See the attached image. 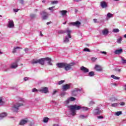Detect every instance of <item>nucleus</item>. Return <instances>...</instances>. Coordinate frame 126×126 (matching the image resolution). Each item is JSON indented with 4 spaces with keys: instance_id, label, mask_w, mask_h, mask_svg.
I'll return each instance as SVG.
<instances>
[{
    "instance_id": "nucleus-1",
    "label": "nucleus",
    "mask_w": 126,
    "mask_h": 126,
    "mask_svg": "<svg viewBox=\"0 0 126 126\" xmlns=\"http://www.w3.org/2000/svg\"><path fill=\"white\" fill-rule=\"evenodd\" d=\"M45 61H46V58H41L37 60H33L31 61V63H32V64H35V63H40V64H41V65H44L45 64Z\"/></svg>"
},
{
    "instance_id": "nucleus-2",
    "label": "nucleus",
    "mask_w": 126,
    "mask_h": 126,
    "mask_svg": "<svg viewBox=\"0 0 126 126\" xmlns=\"http://www.w3.org/2000/svg\"><path fill=\"white\" fill-rule=\"evenodd\" d=\"M75 64V63H74V62L71 63L69 64L65 63L64 68L65 70L67 71L68 70L71 69V66H73V65H74Z\"/></svg>"
},
{
    "instance_id": "nucleus-3",
    "label": "nucleus",
    "mask_w": 126,
    "mask_h": 126,
    "mask_svg": "<svg viewBox=\"0 0 126 126\" xmlns=\"http://www.w3.org/2000/svg\"><path fill=\"white\" fill-rule=\"evenodd\" d=\"M21 106H23V103H16L12 107L13 111L14 112H17L19 109V107H21Z\"/></svg>"
},
{
    "instance_id": "nucleus-4",
    "label": "nucleus",
    "mask_w": 126,
    "mask_h": 126,
    "mask_svg": "<svg viewBox=\"0 0 126 126\" xmlns=\"http://www.w3.org/2000/svg\"><path fill=\"white\" fill-rule=\"evenodd\" d=\"M69 108H70V110H74L75 111H78L79 110H81V106L74 105H70Z\"/></svg>"
},
{
    "instance_id": "nucleus-5",
    "label": "nucleus",
    "mask_w": 126,
    "mask_h": 126,
    "mask_svg": "<svg viewBox=\"0 0 126 126\" xmlns=\"http://www.w3.org/2000/svg\"><path fill=\"white\" fill-rule=\"evenodd\" d=\"M28 122H29L28 118H25V119L21 120L20 121L19 125V126H24V125H26Z\"/></svg>"
},
{
    "instance_id": "nucleus-6",
    "label": "nucleus",
    "mask_w": 126,
    "mask_h": 126,
    "mask_svg": "<svg viewBox=\"0 0 126 126\" xmlns=\"http://www.w3.org/2000/svg\"><path fill=\"white\" fill-rule=\"evenodd\" d=\"M38 91L44 94L49 93V89L47 87L41 88V89L39 90Z\"/></svg>"
},
{
    "instance_id": "nucleus-7",
    "label": "nucleus",
    "mask_w": 126,
    "mask_h": 126,
    "mask_svg": "<svg viewBox=\"0 0 126 126\" xmlns=\"http://www.w3.org/2000/svg\"><path fill=\"white\" fill-rule=\"evenodd\" d=\"M69 24H71V25H73V26H76V27H79L81 25V23H80V22H79V21H77L75 22L70 23Z\"/></svg>"
},
{
    "instance_id": "nucleus-8",
    "label": "nucleus",
    "mask_w": 126,
    "mask_h": 126,
    "mask_svg": "<svg viewBox=\"0 0 126 126\" xmlns=\"http://www.w3.org/2000/svg\"><path fill=\"white\" fill-rule=\"evenodd\" d=\"M78 91L80 92L81 91V90L79 89H75L74 90H73L72 92V96H76L77 95V93H78Z\"/></svg>"
},
{
    "instance_id": "nucleus-9",
    "label": "nucleus",
    "mask_w": 126,
    "mask_h": 126,
    "mask_svg": "<svg viewBox=\"0 0 126 126\" xmlns=\"http://www.w3.org/2000/svg\"><path fill=\"white\" fill-rule=\"evenodd\" d=\"M63 91H66L68 89H70V86L68 84H65L63 86L62 88Z\"/></svg>"
},
{
    "instance_id": "nucleus-10",
    "label": "nucleus",
    "mask_w": 126,
    "mask_h": 126,
    "mask_svg": "<svg viewBox=\"0 0 126 126\" xmlns=\"http://www.w3.org/2000/svg\"><path fill=\"white\" fill-rule=\"evenodd\" d=\"M57 65L58 66V67H59V68H64V66L65 65V63H58L57 64Z\"/></svg>"
},
{
    "instance_id": "nucleus-11",
    "label": "nucleus",
    "mask_w": 126,
    "mask_h": 126,
    "mask_svg": "<svg viewBox=\"0 0 126 126\" xmlns=\"http://www.w3.org/2000/svg\"><path fill=\"white\" fill-rule=\"evenodd\" d=\"M80 69L81 70H82V71H83V72H85V73L89 72V69L84 67V66H82V67H81Z\"/></svg>"
},
{
    "instance_id": "nucleus-12",
    "label": "nucleus",
    "mask_w": 126,
    "mask_h": 126,
    "mask_svg": "<svg viewBox=\"0 0 126 126\" xmlns=\"http://www.w3.org/2000/svg\"><path fill=\"white\" fill-rule=\"evenodd\" d=\"M45 61H47V64L48 65H53V63H52V59L49 57H46L45 58Z\"/></svg>"
},
{
    "instance_id": "nucleus-13",
    "label": "nucleus",
    "mask_w": 126,
    "mask_h": 126,
    "mask_svg": "<svg viewBox=\"0 0 126 126\" xmlns=\"http://www.w3.org/2000/svg\"><path fill=\"white\" fill-rule=\"evenodd\" d=\"M8 27L9 28H13V27H14V24L12 20H10L8 22Z\"/></svg>"
},
{
    "instance_id": "nucleus-14",
    "label": "nucleus",
    "mask_w": 126,
    "mask_h": 126,
    "mask_svg": "<svg viewBox=\"0 0 126 126\" xmlns=\"http://www.w3.org/2000/svg\"><path fill=\"white\" fill-rule=\"evenodd\" d=\"M102 113V111L99 109V108H97L94 111V115H100Z\"/></svg>"
},
{
    "instance_id": "nucleus-15",
    "label": "nucleus",
    "mask_w": 126,
    "mask_h": 126,
    "mask_svg": "<svg viewBox=\"0 0 126 126\" xmlns=\"http://www.w3.org/2000/svg\"><path fill=\"white\" fill-rule=\"evenodd\" d=\"M18 66V65L17 64V62H16L11 64L10 68H16V67H17Z\"/></svg>"
},
{
    "instance_id": "nucleus-16",
    "label": "nucleus",
    "mask_w": 126,
    "mask_h": 126,
    "mask_svg": "<svg viewBox=\"0 0 126 126\" xmlns=\"http://www.w3.org/2000/svg\"><path fill=\"white\" fill-rule=\"evenodd\" d=\"M100 6L102 8H105L108 6V4L105 1H102L100 3Z\"/></svg>"
},
{
    "instance_id": "nucleus-17",
    "label": "nucleus",
    "mask_w": 126,
    "mask_h": 126,
    "mask_svg": "<svg viewBox=\"0 0 126 126\" xmlns=\"http://www.w3.org/2000/svg\"><path fill=\"white\" fill-rule=\"evenodd\" d=\"M123 52H124V51L122 49H117L115 51L114 54H115V55H120Z\"/></svg>"
},
{
    "instance_id": "nucleus-18",
    "label": "nucleus",
    "mask_w": 126,
    "mask_h": 126,
    "mask_svg": "<svg viewBox=\"0 0 126 126\" xmlns=\"http://www.w3.org/2000/svg\"><path fill=\"white\" fill-rule=\"evenodd\" d=\"M102 34L105 36L108 35V34H109V30H108L107 29H105L102 31Z\"/></svg>"
},
{
    "instance_id": "nucleus-19",
    "label": "nucleus",
    "mask_w": 126,
    "mask_h": 126,
    "mask_svg": "<svg viewBox=\"0 0 126 126\" xmlns=\"http://www.w3.org/2000/svg\"><path fill=\"white\" fill-rule=\"evenodd\" d=\"M43 13L44 16H43L42 18H43V19H44V20H45L47 19V18H48V16L49 14H48L47 13V12H45V11H43Z\"/></svg>"
},
{
    "instance_id": "nucleus-20",
    "label": "nucleus",
    "mask_w": 126,
    "mask_h": 126,
    "mask_svg": "<svg viewBox=\"0 0 126 126\" xmlns=\"http://www.w3.org/2000/svg\"><path fill=\"white\" fill-rule=\"evenodd\" d=\"M95 69H96V71H100V70H102V68H101V66L99 65H95Z\"/></svg>"
},
{
    "instance_id": "nucleus-21",
    "label": "nucleus",
    "mask_w": 126,
    "mask_h": 126,
    "mask_svg": "<svg viewBox=\"0 0 126 126\" xmlns=\"http://www.w3.org/2000/svg\"><path fill=\"white\" fill-rule=\"evenodd\" d=\"M18 49H21V50H22V48L21 47H14L12 51L13 54H15V53H16V50H18Z\"/></svg>"
},
{
    "instance_id": "nucleus-22",
    "label": "nucleus",
    "mask_w": 126,
    "mask_h": 126,
    "mask_svg": "<svg viewBox=\"0 0 126 126\" xmlns=\"http://www.w3.org/2000/svg\"><path fill=\"white\" fill-rule=\"evenodd\" d=\"M6 116H7V113H2L0 114V118H1V119H2L3 118H5V117H6Z\"/></svg>"
},
{
    "instance_id": "nucleus-23",
    "label": "nucleus",
    "mask_w": 126,
    "mask_h": 126,
    "mask_svg": "<svg viewBox=\"0 0 126 126\" xmlns=\"http://www.w3.org/2000/svg\"><path fill=\"white\" fill-rule=\"evenodd\" d=\"M60 13L62 14V15H63V16H64V15H66V13H67V11L62 10L60 11Z\"/></svg>"
},
{
    "instance_id": "nucleus-24",
    "label": "nucleus",
    "mask_w": 126,
    "mask_h": 126,
    "mask_svg": "<svg viewBox=\"0 0 126 126\" xmlns=\"http://www.w3.org/2000/svg\"><path fill=\"white\" fill-rule=\"evenodd\" d=\"M89 109V108H88V107H81V112H85L86 111H88Z\"/></svg>"
},
{
    "instance_id": "nucleus-25",
    "label": "nucleus",
    "mask_w": 126,
    "mask_h": 126,
    "mask_svg": "<svg viewBox=\"0 0 126 126\" xmlns=\"http://www.w3.org/2000/svg\"><path fill=\"white\" fill-rule=\"evenodd\" d=\"M66 32L67 33V36L68 38H71V35H70V33H71V31L68 30L66 31Z\"/></svg>"
},
{
    "instance_id": "nucleus-26",
    "label": "nucleus",
    "mask_w": 126,
    "mask_h": 126,
    "mask_svg": "<svg viewBox=\"0 0 126 126\" xmlns=\"http://www.w3.org/2000/svg\"><path fill=\"white\" fill-rule=\"evenodd\" d=\"M111 77H112V78H113V79H115L116 80H118L120 79L119 77H117V76H115V75H111Z\"/></svg>"
},
{
    "instance_id": "nucleus-27",
    "label": "nucleus",
    "mask_w": 126,
    "mask_h": 126,
    "mask_svg": "<svg viewBox=\"0 0 126 126\" xmlns=\"http://www.w3.org/2000/svg\"><path fill=\"white\" fill-rule=\"evenodd\" d=\"M107 17H108L109 18H111L112 17H114V14L111 13H108L107 14Z\"/></svg>"
},
{
    "instance_id": "nucleus-28",
    "label": "nucleus",
    "mask_w": 126,
    "mask_h": 126,
    "mask_svg": "<svg viewBox=\"0 0 126 126\" xmlns=\"http://www.w3.org/2000/svg\"><path fill=\"white\" fill-rule=\"evenodd\" d=\"M121 62L123 64H125V63H126V60L123 57L121 58Z\"/></svg>"
},
{
    "instance_id": "nucleus-29",
    "label": "nucleus",
    "mask_w": 126,
    "mask_h": 126,
    "mask_svg": "<svg viewBox=\"0 0 126 126\" xmlns=\"http://www.w3.org/2000/svg\"><path fill=\"white\" fill-rule=\"evenodd\" d=\"M49 122V118L45 117L43 118L44 123H48Z\"/></svg>"
},
{
    "instance_id": "nucleus-30",
    "label": "nucleus",
    "mask_w": 126,
    "mask_h": 126,
    "mask_svg": "<svg viewBox=\"0 0 126 126\" xmlns=\"http://www.w3.org/2000/svg\"><path fill=\"white\" fill-rule=\"evenodd\" d=\"M64 43H68V42H69V39H68L67 36L65 37V38L64 39Z\"/></svg>"
},
{
    "instance_id": "nucleus-31",
    "label": "nucleus",
    "mask_w": 126,
    "mask_h": 126,
    "mask_svg": "<svg viewBox=\"0 0 126 126\" xmlns=\"http://www.w3.org/2000/svg\"><path fill=\"white\" fill-rule=\"evenodd\" d=\"M94 71H91L89 73V76H94Z\"/></svg>"
},
{
    "instance_id": "nucleus-32",
    "label": "nucleus",
    "mask_w": 126,
    "mask_h": 126,
    "mask_svg": "<svg viewBox=\"0 0 126 126\" xmlns=\"http://www.w3.org/2000/svg\"><path fill=\"white\" fill-rule=\"evenodd\" d=\"M122 111H118L116 113H115L116 116H120V115H122Z\"/></svg>"
},
{
    "instance_id": "nucleus-33",
    "label": "nucleus",
    "mask_w": 126,
    "mask_h": 126,
    "mask_svg": "<svg viewBox=\"0 0 126 126\" xmlns=\"http://www.w3.org/2000/svg\"><path fill=\"white\" fill-rule=\"evenodd\" d=\"M122 37H120L118 39H117V43L119 44H121V42H122Z\"/></svg>"
},
{
    "instance_id": "nucleus-34",
    "label": "nucleus",
    "mask_w": 126,
    "mask_h": 126,
    "mask_svg": "<svg viewBox=\"0 0 126 126\" xmlns=\"http://www.w3.org/2000/svg\"><path fill=\"white\" fill-rule=\"evenodd\" d=\"M64 33H65L64 31L61 30L58 31V34H64Z\"/></svg>"
},
{
    "instance_id": "nucleus-35",
    "label": "nucleus",
    "mask_w": 126,
    "mask_h": 126,
    "mask_svg": "<svg viewBox=\"0 0 126 126\" xmlns=\"http://www.w3.org/2000/svg\"><path fill=\"white\" fill-rule=\"evenodd\" d=\"M53 8H55V6H52L51 7L48 8L49 10H51V12H54V9Z\"/></svg>"
},
{
    "instance_id": "nucleus-36",
    "label": "nucleus",
    "mask_w": 126,
    "mask_h": 126,
    "mask_svg": "<svg viewBox=\"0 0 126 126\" xmlns=\"http://www.w3.org/2000/svg\"><path fill=\"white\" fill-rule=\"evenodd\" d=\"M4 101H2V99L0 98V105L1 106H2V105H4Z\"/></svg>"
},
{
    "instance_id": "nucleus-37",
    "label": "nucleus",
    "mask_w": 126,
    "mask_h": 126,
    "mask_svg": "<svg viewBox=\"0 0 126 126\" xmlns=\"http://www.w3.org/2000/svg\"><path fill=\"white\" fill-rule=\"evenodd\" d=\"M113 32H114V33H118V32H120V30H119V29H114Z\"/></svg>"
},
{
    "instance_id": "nucleus-38",
    "label": "nucleus",
    "mask_w": 126,
    "mask_h": 126,
    "mask_svg": "<svg viewBox=\"0 0 126 126\" xmlns=\"http://www.w3.org/2000/svg\"><path fill=\"white\" fill-rule=\"evenodd\" d=\"M70 111L71 112H72V113H71L72 116H74V115H75V110L70 109Z\"/></svg>"
},
{
    "instance_id": "nucleus-39",
    "label": "nucleus",
    "mask_w": 126,
    "mask_h": 126,
    "mask_svg": "<svg viewBox=\"0 0 126 126\" xmlns=\"http://www.w3.org/2000/svg\"><path fill=\"white\" fill-rule=\"evenodd\" d=\"M84 52H91L90 49L87 48H85L83 50Z\"/></svg>"
},
{
    "instance_id": "nucleus-40",
    "label": "nucleus",
    "mask_w": 126,
    "mask_h": 126,
    "mask_svg": "<svg viewBox=\"0 0 126 126\" xmlns=\"http://www.w3.org/2000/svg\"><path fill=\"white\" fill-rule=\"evenodd\" d=\"M110 100L112 101H117L118 99L116 98L115 97H111Z\"/></svg>"
},
{
    "instance_id": "nucleus-41",
    "label": "nucleus",
    "mask_w": 126,
    "mask_h": 126,
    "mask_svg": "<svg viewBox=\"0 0 126 126\" xmlns=\"http://www.w3.org/2000/svg\"><path fill=\"white\" fill-rule=\"evenodd\" d=\"M69 99H70V101H75L76 98L75 97H73L72 96L70 97V98H69Z\"/></svg>"
},
{
    "instance_id": "nucleus-42",
    "label": "nucleus",
    "mask_w": 126,
    "mask_h": 126,
    "mask_svg": "<svg viewBox=\"0 0 126 126\" xmlns=\"http://www.w3.org/2000/svg\"><path fill=\"white\" fill-rule=\"evenodd\" d=\"M64 82V80H61L58 82V84L59 85H61V84H63V83Z\"/></svg>"
},
{
    "instance_id": "nucleus-43",
    "label": "nucleus",
    "mask_w": 126,
    "mask_h": 126,
    "mask_svg": "<svg viewBox=\"0 0 126 126\" xmlns=\"http://www.w3.org/2000/svg\"><path fill=\"white\" fill-rule=\"evenodd\" d=\"M119 104L118 103H113L111 104L112 107H117Z\"/></svg>"
},
{
    "instance_id": "nucleus-44",
    "label": "nucleus",
    "mask_w": 126,
    "mask_h": 126,
    "mask_svg": "<svg viewBox=\"0 0 126 126\" xmlns=\"http://www.w3.org/2000/svg\"><path fill=\"white\" fill-rule=\"evenodd\" d=\"M30 16L32 18H35V17H36V15L34 14H31Z\"/></svg>"
},
{
    "instance_id": "nucleus-45",
    "label": "nucleus",
    "mask_w": 126,
    "mask_h": 126,
    "mask_svg": "<svg viewBox=\"0 0 126 126\" xmlns=\"http://www.w3.org/2000/svg\"><path fill=\"white\" fill-rule=\"evenodd\" d=\"M115 71H118V72H121V69L118 68H116L115 69Z\"/></svg>"
},
{
    "instance_id": "nucleus-46",
    "label": "nucleus",
    "mask_w": 126,
    "mask_h": 126,
    "mask_svg": "<svg viewBox=\"0 0 126 126\" xmlns=\"http://www.w3.org/2000/svg\"><path fill=\"white\" fill-rule=\"evenodd\" d=\"M58 0H54L51 2V4H57L58 3Z\"/></svg>"
},
{
    "instance_id": "nucleus-47",
    "label": "nucleus",
    "mask_w": 126,
    "mask_h": 126,
    "mask_svg": "<svg viewBox=\"0 0 126 126\" xmlns=\"http://www.w3.org/2000/svg\"><path fill=\"white\" fill-rule=\"evenodd\" d=\"M120 105L121 106H125L126 105V103H125L124 102H121L120 103Z\"/></svg>"
},
{
    "instance_id": "nucleus-48",
    "label": "nucleus",
    "mask_w": 126,
    "mask_h": 126,
    "mask_svg": "<svg viewBox=\"0 0 126 126\" xmlns=\"http://www.w3.org/2000/svg\"><path fill=\"white\" fill-rule=\"evenodd\" d=\"M32 92H38V90H37L36 88H33L32 90Z\"/></svg>"
},
{
    "instance_id": "nucleus-49",
    "label": "nucleus",
    "mask_w": 126,
    "mask_h": 126,
    "mask_svg": "<svg viewBox=\"0 0 126 126\" xmlns=\"http://www.w3.org/2000/svg\"><path fill=\"white\" fill-rule=\"evenodd\" d=\"M70 102V99H69V98H68L66 100V101H65V102L66 103V104H69V103Z\"/></svg>"
},
{
    "instance_id": "nucleus-50",
    "label": "nucleus",
    "mask_w": 126,
    "mask_h": 126,
    "mask_svg": "<svg viewBox=\"0 0 126 126\" xmlns=\"http://www.w3.org/2000/svg\"><path fill=\"white\" fill-rule=\"evenodd\" d=\"M96 60H97V58H94V57L92 58V61L93 62H95L96 61Z\"/></svg>"
},
{
    "instance_id": "nucleus-51",
    "label": "nucleus",
    "mask_w": 126,
    "mask_h": 126,
    "mask_svg": "<svg viewBox=\"0 0 126 126\" xmlns=\"http://www.w3.org/2000/svg\"><path fill=\"white\" fill-rule=\"evenodd\" d=\"M85 118V116L84 115H80V119H84Z\"/></svg>"
},
{
    "instance_id": "nucleus-52",
    "label": "nucleus",
    "mask_w": 126,
    "mask_h": 126,
    "mask_svg": "<svg viewBox=\"0 0 126 126\" xmlns=\"http://www.w3.org/2000/svg\"><path fill=\"white\" fill-rule=\"evenodd\" d=\"M19 10V9H14V12H18Z\"/></svg>"
},
{
    "instance_id": "nucleus-53",
    "label": "nucleus",
    "mask_w": 126,
    "mask_h": 126,
    "mask_svg": "<svg viewBox=\"0 0 126 126\" xmlns=\"http://www.w3.org/2000/svg\"><path fill=\"white\" fill-rule=\"evenodd\" d=\"M58 92V91H57V90H55L53 94H52V95H55V94H56Z\"/></svg>"
},
{
    "instance_id": "nucleus-54",
    "label": "nucleus",
    "mask_w": 126,
    "mask_h": 126,
    "mask_svg": "<svg viewBox=\"0 0 126 126\" xmlns=\"http://www.w3.org/2000/svg\"><path fill=\"white\" fill-rule=\"evenodd\" d=\"M97 118L98 119H104V117L102 116H98Z\"/></svg>"
},
{
    "instance_id": "nucleus-55",
    "label": "nucleus",
    "mask_w": 126,
    "mask_h": 126,
    "mask_svg": "<svg viewBox=\"0 0 126 126\" xmlns=\"http://www.w3.org/2000/svg\"><path fill=\"white\" fill-rule=\"evenodd\" d=\"M29 78L28 77H25L24 78V80H25V81H27V80H28Z\"/></svg>"
},
{
    "instance_id": "nucleus-56",
    "label": "nucleus",
    "mask_w": 126,
    "mask_h": 126,
    "mask_svg": "<svg viewBox=\"0 0 126 126\" xmlns=\"http://www.w3.org/2000/svg\"><path fill=\"white\" fill-rule=\"evenodd\" d=\"M20 101H21L22 102H25V100H24L23 98H20Z\"/></svg>"
},
{
    "instance_id": "nucleus-57",
    "label": "nucleus",
    "mask_w": 126,
    "mask_h": 126,
    "mask_svg": "<svg viewBox=\"0 0 126 126\" xmlns=\"http://www.w3.org/2000/svg\"><path fill=\"white\" fill-rule=\"evenodd\" d=\"M101 54H104V55H107V52L105 51H102L101 52Z\"/></svg>"
},
{
    "instance_id": "nucleus-58",
    "label": "nucleus",
    "mask_w": 126,
    "mask_h": 126,
    "mask_svg": "<svg viewBox=\"0 0 126 126\" xmlns=\"http://www.w3.org/2000/svg\"><path fill=\"white\" fill-rule=\"evenodd\" d=\"M24 1L23 0H20V3H22V4H23Z\"/></svg>"
},
{
    "instance_id": "nucleus-59",
    "label": "nucleus",
    "mask_w": 126,
    "mask_h": 126,
    "mask_svg": "<svg viewBox=\"0 0 126 126\" xmlns=\"http://www.w3.org/2000/svg\"><path fill=\"white\" fill-rule=\"evenodd\" d=\"M94 23H97V19H94Z\"/></svg>"
},
{
    "instance_id": "nucleus-60",
    "label": "nucleus",
    "mask_w": 126,
    "mask_h": 126,
    "mask_svg": "<svg viewBox=\"0 0 126 126\" xmlns=\"http://www.w3.org/2000/svg\"><path fill=\"white\" fill-rule=\"evenodd\" d=\"M62 96H64L65 95V93H63L61 94Z\"/></svg>"
},
{
    "instance_id": "nucleus-61",
    "label": "nucleus",
    "mask_w": 126,
    "mask_h": 126,
    "mask_svg": "<svg viewBox=\"0 0 126 126\" xmlns=\"http://www.w3.org/2000/svg\"><path fill=\"white\" fill-rule=\"evenodd\" d=\"M29 50V49H28V48H25L24 51H25V52H27Z\"/></svg>"
},
{
    "instance_id": "nucleus-62",
    "label": "nucleus",
    "mask_w": 126,
    "mask_h": 126,
    "mask_svg": "<svg viewBox=\"0 0 126 126\" xmlns=\"http://www.w3.org/2000/svg\"><path fill=\"white\" fill-rule=\"evenodd\" d=\"M75 1H77V2H78V1H81V0H74Z\"/></svg>"
},
{
    "instance_id": "nucleus-63",
    "label": "nucleus",
    "mask_w": 126,
    "mask_h": 126,
    "mask_svg": "<svg viewBox=\"0 0 126 126\" xmlns=\"http://www.w3.org/2000/svg\"><path fill=\"white\" fill-rule=\"evenodd\" d=\"M51 22H47V25H49V24H51Z\"/></svg>"
},
{
    "instance_id": "nucleus-64",
    "label": "nucleus",
    "mask_w": 126,
    "mask_h": 126,
    "mask_svg": "<svg viewBox=\"0 0 126 126\" xmlns=\"http://www.w3.org/2000/svg\"><path fill=\"white\" fill-rule=\"evenodd\" d=\"M40 36H43V34L42 33V32H40Z\"/></svg>"
}]
</instances>
